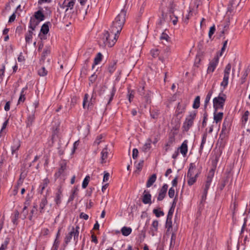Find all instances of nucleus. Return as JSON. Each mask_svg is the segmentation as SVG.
<instances>
[{
  "instance_id": "e433bc0d",
  "label": "nucleus",
  "mask_w": 250,
  "mask_h": 250,
  "mask_svg": "<svg viewBox=\"0 0 250 250\" xmlns=\"http://www.w3.org/2000/svg\"><path fill=\"white\" fill-rule=\"evenodd\" d=\"M207 138V133L206 132L204 133L202 135L201 143L200 146V151H202L204 147V145L206 142Z\"/></svg>"
},
{
  "instance_id": "774afa93",
  "label": "nucleus",
  "mask_w": 250,
  "mask_h": 250,
  "mask_svg": "<svg viewBox=\"0 0 250 250\" xmlns=\"http://www.w3.org/2000/svg\"><path fill=\"white\" fill-rule=\"evenodd\" d=\"M179 151L177 149L176 151H175L173 154L172 155V158L175 159L177 158L178 156L179 155Z\"/></svg>"
},
{
  "instance_id": "393cba45",
  "label": "nucleus",
  "mask_w": 250,
  "mask_h": 250,
  "mask_svg": "<svg viewBox=\"0 0 250 250\" xmlns=\"http://www.w3.org/2000/svg\"><path fill=\"white\" fill-rule=\"evenodd\" d=\"M229 74H224L222 82L220 83L221 86L223 87V90L225 89L228 85Z\"/></svg>"
},
{
  "instance_id": "79ce46f5",
  "label": "nucleus",
  "mask_w": 250,
  "mask_h": 250,
  "mask_svg": "<svg viewBox=\"0 0 250 250\" xmlns=\"http://www.w3.org/2000/svg\"><path fill=\"white\" fill-rule=\"evenodd\" d=\"M38 74L41 76H45L47 74V71L46 70L45 67H42L39 69Z\"/></svg>"
},
{
  "instance_id": "4be33fe9",
  "label": "nucleus",
  "mask_w": 250,
  "mask_h": 250,
  "mask_svg": "<svg viewBox=\"0 0 250 250\" xmlns=\"http://www.w3.org/2000/svg\"><path fill=\"white\" fill-rule=\"evenodd\" d=\"M39 22L40 21L34 17H31L29 24V28L31 29V30L34 31Z\"/></svg>"
},
{
  "instance_id": "09e8293b",
  "label": "nucleus",
  "mask_w": 250,
  "mask_h": 250,
  "mask_svg": "<svg viewBox=\"0 0 250 250\" xmlns=\"http://www.w3.org/2000/svg\"><path fill=\"white\" fill-rule=\"evenodd\" d=\"M231 65L230 63H228L225 67L224 70V74H230Z\"/></svg>"
},
{
  "instance_id": "2f4dec72",
  "label": "nucleus",
  "mask_w": 250,
  "mask_h": 250,
  "mask_svg": "<svg viewBox=\"0 0 250 250\" xmlns=\"http://www.w3.org/2000/svg\"><path fill=\"white\" fill-rule=\"evenodd\" d=\"M196 167L194 163H191L189 165V169L187 173V177L190 176L194 175V171L196 169Z\"/></svg>"
},
{
  "instance_id": "ea45409f",
  "label": "nucleus",
  "mask_w": 250,
  "mask_h": 250,
  "mask_svg": "<svg viewBox=\"0 0 250 250\" xmlns=\"http://www.w3.org/2000/svg\"><path fill=\"white\" fill-rule=\"evenodd\" d=\"M89 180H90V176L88 175L86 176V177L84 178V179H83V181L82 186L83 188L84 189L87 187V186L88 184V183L89 182Z\"/></svg>"
},
{
  "instance_id": "58836bf2",
  "label": "nucleus",
  "mask_w": 250,
  "mask_h": 250,
  "mask_svg": "<svg viewBox=\"0 0 250 250\" xmlns=\"http://www.w3.org/2000/svg\"><path fill=\"white\" fill-rule=\"evenodd\" d=\"M200 96H198L196 97V98L194 99V103H193V104L192 105V107L193 108L197 109L199 107L200 104Z\"/></svg>"
},
{
  "instance_id": "9d476101",
  "label": "nucleus",
  "mask_w": 250,
  "mask_h": 250,
  "mask_svg": "<svg viewBox=\"0 0 250 250\" xmlns=\"http://www.w3.org/2000/svg\"><path fill=\"white\" fill-rule=\"evenodd\" d=\"M50 24L49 22H46L42 24L40 30L39 37L41 40L46 39V35L49 31V25Z\"/></svg>"
},
{
  "instance_id": "9b49d317",
  "label": "nucleus",
  "mask_w": 250,
  "mask_h": 250,
  "mask_svg": "<svg viewBox=\"0 0 250 250\" xmlns=\"http://www.w3.org/2000/svg\"><path fill=\"white\" fill-rule=\"evenodd\" d=\"M62 187L59 186L57 188V191L55 193L54 201L57 206H59L62 202Z\"/></svg>"
},
{
  "instance_id": "0e129e2a",
  "label": "nucleus",
  "mask_w": 250,
  "mask_h": 250,
  "mask_svg": "<svg viewBox=\"0 0 250 250\" xmlns=\"http://www.w3.org/2000/svg\"><path fill=\"white\" fill-rule=\"evenodd\" d=\"M80 217L81 218L85 220H87L88 219V215L83 212H82L80 214Z\"/></svg>"
},
{
  "instance_id": "8fccbe9b",
  "label": "nucleus",
  "mask_w": 250,
  "mask_h": 250,
  "mask_svg": "<svg viewBox=\"0 0 250 250\" xmlns=\"http://www.w3.org/2000/svg\"><path fill=\"white\" fill-rule=\"evenodd\" d=\"M168 196L170 198H172L174 196L175 189L173 187L169 188L168 192Z\"/></svg>"
},
{
  "instance_id": "864d4df0",
  "label": "nucleus",
  "mask_w": 250,
  "mask_h": 250,
  "mask_svg": "<svg viewBox=\"0 0 250 250\" xmlns=\"http://www.w3.org/2000/svg\"><path fill=\"white\" fill-rule=\"evenodd\" d=\"M170 18L173 25H176L178 22V18L175 16L174 14L170 16Z\"/></svg>"
},
{
  "instance_id": "4c0bfd02",
  "label": "nucleus",
  "mask_w": 250,
  "mask_h": 250,
  "mask_svg": "<svg viewBox=\"0 0 250 250\" xmlns=\"http://www.w3.org/2000/svg\"><path fill=\"white\" fill-rule=\"evenodd\" d=\"M102 55L101 53H98L94 59V64L92 67H94V65L98 64L102 61Z\"/></svg>"
},
{
  "instance_id": "69168bd1",
  "label": "nucleus",
  "mask_w": 250,
  "mask_h": 250,
  "mask_svg": "<svg viewBox=\"0 0 250 250\" xmlns=\"http://www.w3.org/2000/svg\"><path fill=\"white\" fill-rule=\"evenodd\" d=\"M10 102H7L4 106V110L6 111H8L10 110Z\"/></svg>"
},
{
  "instance_id": "a878e982",
  "label": "nucleus",
  "mask_w": 250,
  "mask_h": 250,
  "mask_svg": "<svg viewBox=\"0 0 250 250\" xmlns=\"http://www.w3.org/2000/svg\"><path fill=\"white\" fill-rule=\"evenodd\" d=\"M34 18L41 22L44 20V15L41 10H38L34 13Z\"/></svg>"
},
{
  "instance_id": "6e6d98bb",
  "label": "nucleus",
  "mask_w": 250,
  "mask_h": 250,
  "mask_svg": "<svg viewBox=\"0 0 250 250\" xmlns=\"http://www.w3.org/2000/svg\"><path fill=\"white\" fill-rule=\"evenodd\" d=\"M4 72H5V66L3 65L0 67V78L2 79L3 78V77L4 75Z\"/></svg>"
},
{
  "instance_id": "13d9d810",
  "label": "nucleus",
  "mask_w": 250,
  "mask_h": 250,
  "mask_svg": "<svg viewBox=\"0 0 250 250\" xmlns=\"http://www.w3.org/2000/svg\"><path fill=\"white\" fill-rule=\"evenodd\" d=\"M8 241H5L1 245L0 250H6L7 248Z\"/></svg>"
},
{
  "instance_id": "3c124183",
  "label": "nucleus",
  "mask_w": 250,
  "mask_h": 250,
  "mask_svg": "<svg viewBox=\"0 0 250 250\" xmlns=\"http://www.w3.org/2000/svg\"><path fill=\"white\" fill-rule=\"evenodd\" d=\"M249 114L250 112L249 111H246L245 112L244 115L242 116L243 121H244L245 123L247 122Z\"/></svg>"
},
{
  "instance_id": "6ab92c4d",
  "label": "nucleus",
  "mask_w": 250,
  "mask_h": 250,
  "mask_svg": "<svg viewBox=\"0 0 250 250\" xmlns=\"http://www.w3.org/2000/svg\"><path fill=\"white\" fill-rule=\"evenodd\" d=\"M101 163H105L107 161L108 155L109 154V150L107 146L104 147L101 152Z\"/></svg>"
},
{
  "instance_id": "a19ab883",
  "label": "nucleus",
  "mask_w": 250,
  "mask_h": 250,
  "mask_svg": "<svg viewBox=\"0 0 250 250\" xmlns=\"http://www.w3.org/2000/svg\"><path fill=\"white\" fill-rule=\"evenodd\" d=\"M34 119L35 117L33 115L28 117L26 121V126L27 127H30L32 125V124L34 121Z\"/></svg>"
},
{
  "instance_id": "49530a36",
  "label": "nucleus",
  "mask_w": 250,
  "mask_h": 250,
  "mask_svg": "<svg viewBox=\"0 0 250 250\" xmlns=\"http://www.w3.org/2000/svg\"><path fill=\"white\" fill-rule=\"evenodd\" d=\"M215 30H216L215 26L214 24H213L212 26H211L210 27V29H209V32H208V37L210 39L211 38V37L215 33Z\"/></svg>"
},
{
  "instance_id": "6e6552de",
  "label": "nucleus",
  "mask_w": 250,
  "mask_h": 250,
  "mask_svg": "<svg viewBox=\"0 0 250 250\" xmlns=\"http://www.w3.org/2000/svg\"><path fill=\"white\" fill-rule=\"evenodd\" d=\"M160 52L161 54L159 56V60L163 62L171 54V47L169 45L166 46L162 50H160Z\"/></svg>"
},
{
  "instance_id": "1a4fd4ad",
  "label": "nucleus",
  "mask_w": 250,
  "mask_h": 250,
  "mask_svg": "<svg viewBox=\"0 0 250 250\" xmlns=\"http://www.w3.org/2000/svg\"><path fill=\"white\" fill-rule=\"evenodd\" d=\"M219 63V56L216 55L209 62L207 69V73H210L214 72Z\"/></svg>"
},
{
  "instance_id": "a18cd8bd",
  "label": "nucleus",
  "mask_w": 250,
  "mask_h": 250,
  "mask_svg": "<svg viewBox=\"0 0 250 250\" xmlns=\"http://www.w3.org/2000/svg\"><path fill=\"white\" fill-rule=\"evenodd\" d=\"M145 83L144 82H142L140 83L139 88L138 89V91L141 95H144V90H145Z\"/></svg>"
},
{
  "instance_id": "f704fd0d",
  "label": "nucleus",
  "mask_w": 250,
  "mask_h": 250,
  "mask_svg": "<svg viewBox=\"0 0 250 250\" xmlns=\"http://www.w3.org/2000/svg\"><path fill=\"white\" fill-rule=\"evenodd\" d=\"M66 169V166L65 165H62L60 168L59 169L58 171L55 173V177L56 178H58L61 176L64 172V170Z\"/></svg>"
},
{
  "instance_id": "cd10ccee",
  "label": "nucleus",
  "mask_w": 250,
  "mask_h": 250,
  "mask_svg": "<svg viewBox=\"0 0 250 250\" xmlns=\"http://www.w3.org/2000/svg\"><path fill=\"white\" fill-rule=\"evenodd\" d=\"M157 176L155 174H152L148 179L146 186L147 188L150 187L156 180Z\"/></svg>"
},
{
  "instance_id": "c03bdc74",
  "label": "nucleus",
  "mask_w": 250,
  "mask_h": 250,
  "mask_svg": "<svg viewBox=\"0 0 250 250\" xmlns=\"http://www.w3.org/2000/svg\"><path fill=\"white\" fill-rule=\"evenodd\" d=\"M153 212L154 214H155L157 217H159L164 215V213L163 212V211L159 210L158 209H154L153 210Z\"/></svg>"
},
{
  "instance_id": "f3484780",
  "label": "nucleus",
  "mask_w": 250,
  "mask_h": 250,
  "mask_svg": "<svg viewBox=\"0 0 250 250\" xmlns=\"http://www.w3.org/2000/svg\"><path fill=\"white\" fill-rule=\"evenodd\" d=\"M185 109L186 105L179 103L175 111V115L177 116L182 117L183 114L185 111Z\"/></svg>"
},
{
  "instance_id": "e2e57ef3",
  "label": "nucleus",
  "mask_w": 250,
  "mask_h": 250,
  "mask_svg": "<svg viewBox=\"0 0 250 250\" xmlns=\"http://www.w3.org/2000/svg\"><path fill=\"white\" fill-rule=\"evenodd\" d=\"M25 60L24 57L22 55V53H21L18 57L19 62H23Z\"/></svg>"
},
{
  "instance_id": "ddd939ff",
  "label": "nucleus",
  "mask_w": 250,
  "mask_h": 250,
  "mask_svg": "<svg viewBox=\"0 0 250 250\" xmlns=\"http://www.w3.org/2000/svg\"><path fill=\"white\" fill-rule=\"evenodd\" d=\"M168 187V186L167 184L163 185V187L159 192L158 196L157 197L158 201H162L164 199L167 193Z\"/></svg>"
},
{
  "instance_id": "5701e85b",
  "label": "nucleus",
  "mask_w": 250,
  "mask_h": 250,
  "mask_svg": "<svg viewBox=\"0 0 250 250\" xmlns=\"http://www.w3.org/2000/svg\"><path fill=\"white\" fill-rule=\"evenodd\" d=\"M223 115L224 114L223 112H217V111L214 110L213 113L214 122L216 124L220 122L223 119Z\"/></svg>"
},
{
  "instance_id": "7c9ffc66",
  "label": "nucleus",
  "mask_w": 250,
  "mask_h": 250,
  "mask_svg": "<svg viewBox=\"0 0 250 250\" xmlns=\"http://www.w3.org/2000/svg\"><path fill=\"white\" fill-rule=\"evenodd\" d=\"M198 176V173H196L195 175L187 177L188 178V184L190 186L193 185L196 182Z\"/></svg>"
},
{
  "instance_id": "dca6fc26",
  "label": "nucleus",
  "mask_w": 250,
  "mask_h": 250,
  "mask_svg": "<svg viewBox=\"0 0 250 250\" xmlns=\"http://www.w3.org/2000/svg\"><path fill=\"white\" fill-rule=\"evenodd\" d=\"M152 143L151 138H149L146 139L145 143L141 147V150L144 152L148 151L151 147V144Z\"/></svg>"
},
{
  "instance_id": "603ef678",
  "label": "nucleus",
  "mask_w": 250,
  "mask_h": 250,
  "mask_svg": "<svg viewBox=\"0 0 250 250\" xmlns=\"http://www.w3.org/2000/svg\"><path fill=\"white\" fill-rule=\"evenodd\" d=\"M171 215H169V212L168 213V214L167 217V225L168 226L169 228L171 227V224L172 222L171 221Z\"/></svg>"
},
{
  "instance_id": "c756f323",
  "label": "nucleus",
  "mask_w": 250,
  "mask_h": 250,
  "mask_svg": "<svg viewBox=\"0 0 250 250\" xmlns=\"http://www.w3.org/2000/svg\"><path fill=\"white\" fill-rule=\"evenodd\" d=\"M116 62H113L110 63L107 67V70L111 75L116 69Z\"/></svg>"
},
{
  "instance_id": "37998d69",
  "label": "nucleus",
  "mask_w": 250,
  "mask_h": 250,
  "mask_svg": "<svg viewBox=\"0 0 250 250\" xmlns=\"http://www.w3.org/2000/svg\"><path fill=\"white\" fill-rule=\"evenodd\" d=\"M115 92H116V90L113 87L112 88L111 91L110 92V95H109L108 96L109 99H108V101L107 102V104H109L112 101V100L113 99V97L114 96V95L115 94Z\"/></svg>"
},
{
  "instance_id": "c85d7f7f",
  "label": "nucleus",
  "mask_w": 250,
  "mask_h": 250,
  "mask_svg": "<svg viewBox=\"0 0 250 250\" xmlns=\"http://www.w3.org/2000/svg\"><path fill=\"white\" fill-rule=\"evenodd\" d=\"M213 93V89H211V90H210L207 96H206V97L205 98V102H204V107L205 108H206L208 104H209V101H210V100L211 99V97L212 95V94Z\"/></svg>"
},
{
  "instance_id": "a211bd4d",
  "label": "nucleus",
  "mask_w": 250,
  "mask_h": 250,
  "mask_svg": "<svg viewBox=\"0 0 250 250\" xmlns=\"http://www.w3.org/2000/svg\"><path fill=\"white\" fill-rule=\"evenodd\" d=\"M50 183V180L48 178L44 179L41 183L39 186L40 193L42 194L44 189L47 187Z\"/></svg>"
},
{
  "instance_id": "bb28decb",
  "label": "nucleus",
  "mask_w": 250,
  "mask_h": 250,
  "mask_svg": "<svg viewBox=\"0 0 250 250\" xmlns=\"http://www.w3.org/2000/svg\"><path fill=\"white\" fill-rule=\"evenodd\" d=\"M33 35V31L29 30L25 34V40L26 43L30 44L31 42Z\"/></svg>"
},
{
  "instance_id": "052dcab7",
  "label": "nucleus",
  "mask_w": 250,
  "mask_h": 250,
  "mask_svg": "<svg viewBox=\"0 0 250 250\" xmlns=\"http://www.w3.org/2000/svg\"><path fill=\"white\" fill-rule=\"evenodd\" d=\"M109 173L108 172H104V177H103V182L107 181L109 178Z\"/></svg>"
},
{
  "instance_id": "423d86ee",
  "label": "nucleus",
  "mask_w": 250,
  "mask_h": 250,
  "mask_svg": "<svg viewBox=\"0 0 250 250\" xmlns=\"http://www.w3.org/2000/svg\"><path fill=\"white\" fill-rule=\"evenodd\" d=\"M76 0H60L58 5L61 9H63L65 12L73 9Z\"/></svg>"
},
{
  "instance_id": "473e14b6",
  "label": "nucleus",
  "mask_w": 250,
  "mask_h": 250,
  "mask_svg": "<svg viewBox=\"0 0 250 250\" xmlns=\"http://www.w3.org/2000/svg\"><path fill=\"white\" fill-rule=\"evenodd\" d=\"M121 232L124 236H127L132 232V229L130 227H123L121 229Z\"/></svg>"
},
{
  "instance_id": "2eb2a0df",
  "label": "nucleus",
  "mask_w": 250,
  "mask_h": 250,
  "mask_svg": "<svg viewBox=\"0 0 250 250\" xmlns=\"http://www.w3.org/2000/svg\"><path fill=\"white\" fill-rule=\"evenodd\" d=\"M151 195L149 192L145 190L143 193L142 202L145 204H150L151 203Z\"/></svg>"
},
{
  "instance_id": "7ed1b4c3",
  "label": "nucleus",
  "mask_w": 250,
  "mask_h": 250,
  "mask_svg": "<svg viewBox=\"0 0 250 250\" xmlns=\"http://www.w3.org/2000/svg\"><path fill=\"white\" fill-rule=\"evenodd\" d=\"M223 90L218 95L213 99V106L214 110L223 109L227 100V95L223 92Z\"/></svg>"
},
{
  "instance_id": "aec40b11",
  "label": "nucleus",
  "mask_w": 250,
  "mask_h": 250,
  "mask_svg": "<svg viewBox=\"0 0 250 250\" xmlns=\"http://www.w3.org/2000/svg\"><path fill=\"white\" fill-rule=\"evenodd\" d=\"M28 87L26 85L25 87L22 88L21 93L20 97L18 100V104H20L21 103H23L25 100V95L26 93V91L27 90Z\"/></svg>"
},
{
  "instance_id": "680f3d73",
  "label": "nucleus",
  "mask_w": 250,
  "mask_h": 250,
  "mask_svg": "<svg viewBox=\"0 0 250 250\" xmlns=\"http://www.w3.org/2000/svg\"><path fill=\"white\" fill-rule=\"evenodd\" d=\"M49 233V230L47 228H43L42 230V234L44 236L48 235Z\"/></svg>"
},
{
  "instance_id": "c9c22d12",
  "label": "nucleus",
  "mask_w": 250,
  "mask_h": 250,
  "mask_svg": "<svg viewBox=\"0 0 250 250\" xmlns=\"http://www.w3.org/2000/svg\"><path fill=\"white\" fill-rule=\"evenodd\" d=\"M150 54L153 58L158 57L159 58V56L161 54L160 50L157 48H154L150 50Z\"/></svg>"
},
{
  "instance_id": "338daca9",
  "label": "nucleus",
  "mask_w": 250,
  "mask_h": 250,
  "mask_svg": "<svg viewBox=\"0 0 250 250\" xmlns=\"http://www.w3.org/2000/svg\"><path fill=\"white\" fill-rule=\"evenodd\" d=\"M16 19V15L15 14V13H13L10 17H9V22H12L13 21H15Z\"/></svg>"
},
{
  "instance_id": "f257e3e1",
  "label": "nucleus",
  "mask_w": 250,
  "mask_h": 250,
  "mask_svg": "<svg viewBox=\"0 0 250 250\" xmlns=\"http://www.w3.org/2000/svg\"><path fill=\"white\" fill-rule=\"evenodd\" d=\"M126 13V12L125 9H122L113 21L110 29L119 34L125 21Z\"/></svg>"
},
{
  "instance_id": "39448f33",
  "label": "nucleus",
  "mask_w": 250,
  "mask_h": 250,
  "mask_svg": "<svg viewBox=\"0 0 250 250\" xmlns=\"http://www.w3.org/2000/svg\"><path fill=\"white\" fill-rule=\"evenodd\" d=\"M80 228L77 226L75 228L73 227L70 231L65 236L64 238V243L66 245L70 242L72 238L73 237L74 241L77 243L78 241V237L79 235Z\"/></svg>"
},
{
  "instance_id": "20e7f679",
  "label": "nucleus",
  "mask_w": 250,
  "mask_h": 250,
  "mask_svg": "<svg viewBox=\"0 0 250 250\" xmlns=\"http://www.w3.org/2000/svg\"><path fill=\"white\" fill-rule=\"evenodd\" d=\"M196 111H192L189 112L187 116L185 121L182 125L183 130L185 132H188L189 129L193 125L194 121L196 117Z\"/></svg>"
},
{
  "instance_id": "4468645a",
  "label": "nucleus",
  "mask_w": 250,
  "mask_h": 250,
  "mask_svg": "<svg viewBox=\"0 0 250 250\" xmlns=\"http://www.w3.org/2000/svg\"><path fill=\"white\" fill-rule=\"evenodd\" d=\"M159 226V222L157 220H153L151 225L149 233L152 236L156 235V232L158 231Z\"/></svg>"
},
{
  "instance_id": "5fc2aeb1",
  "label": "nucleus",
  "mask_w": 250,
  "mask_h": 250,
  "mask_svg": "<svg viewBox=\"0 0 250 250\" xmlns=\"http://www.w3.org/2000/svg\"><path fill=\"white\" fill-rule=\"evenodd\" d=\"M89 96L87 94H85L83 101V107L85 108L86 107V103L88 102V99Z\"/></svg>"
},
{
  "instance_id": "f03ea898",
  "label": "nucleus",
  "mask_w": 250,
  "mask_h": 250,
  "mask_svg": "<svg viewBox=\"0 0 250 250\" xmlns=\"http://www.w3.org/2000/svg\"><path fill=\"white\" fill-rule=\"evenodd\" d=\"M119 37V34L113 32L111 29L106 31L101 38V41L106 46L112 47L116 42Z\"/></svg>"
},
{
  "instance_id": "b1692460",
  "label": "nucleus",
  "mask_w": 250,
  "mask_h": 250,
  "mask_svg": "<svg viewBox=\"0 0 250 250\" xmlns=\"http://www.w3.org/2000/svg\"><path fill=\"white\" fill-rule=\"evenodd\" d=\"M47 200L46 197H44L41 199L39 208L41 213L42 214L44 212V208L47 204Z\"/></svg>"
},
{
  "instance_id": "72a5a7b5",
  "label": "nucleus",
  "mask_w": 250,
  "mask_h": 250,
  "mask_svg": "<svg viewBox=\"0 0 250 250\" xmlns=\"http://www.w3.org/2000/svg\"><path fill=\"white\" fill-rule=\"evenodd\" d=\"M170 37L165 32H163L160 37V40L162 43L164 44V41H165L167 42H170Z\"/></svg>"
},
{
  "instance_id": "f8f14e48",
  "label": "nucleus",
  "mask_w": 250,
  "mask_h": 250,
  "mask_svg": "<svg viewBox=\"0 0 250 250\" xmlns=\"http://www.w3.org/2000/svg\"><path fill=\"white\" fill-rule=\"evenodd\" d=\"M188 141L187 140H185L183 141L181 146L178 148V150L182 154L183 157H186L187 156L188 151Z\"/></svg>"
},
{
  "instance_id": "4d7b16f0",
  "label": "nucleus",
  "mask_w": 250,
  "mask_h": 250,
  "mask_svg": "<svg viewBox=\"0 0 250 250\" xmlns=\"http://www.w3.org/2000/svg\"><path fill=\"white\" fill-rule=\"evenodd\" d=\"M103 137L101 135L98 136L94 142V144L98 145L102 142Z\"/></svg>"
},
{
  "instance_id": "bf43d9fd",
  "label": "nucleus",
  "mask_w": 250,
  "mask_h": 250,
  "mask_svg": "<svg viewBox=\"0 0 250 250\" xmlns=\"http://www.w3.org/2000/svg\"><path fill=\"white\" fill-rule=\"evenodd\" d=\"M138 154V150L137 148H134L132 150V157L134 159L137 158Z\"/></svg>"
},
{
  "instance_id": "de8ad7c7",
  "label": "nucleus",
  "mask_w": 250,
  "mask_h": 250,
  "mask_svg": "<svg viewBox=\"0 0 250 250\" xmlns=\"http://www.w3.org/2000/svg\"><path fill=\"white\" fill-rule=\"evenodd\" d=\"M50 53V49L49 47H46L42 52V58H45Z\"/></svg>"
},
{
  "instance_id": "412c9836",
  "label": "nucleus",
  "mask_w": 250,
  "mask_h": 250,
  "mask_svg": "<svg viewBox=\"0 0 250 250\" xmlns=\"http://www.w3.org/2000/svg\"><path fill=\"white\" fill-rule=\"evenodd\" d=\"M229 123L225 120L222 125V128L221 133L220 134V137H225L227 134L228 133V126Z\"/></svg>"
},
{
  "instance_id": "0eeeda50",
  "label": "nucleus",
  "mask_w": 250,
  "mask_h": 250,
  "mask_svg": "<svg viewBox=\"0 0 250 250\" xmlns=\"http://www.w3.org/2000/svg\"><path fill=\"white\" fill-rule=\"evenodd\" d=\"M214 170L212 169L210 170L208 173L205 184L203 186V190H205V192H206V191H208L212 182V179L214 177Z\"/></svg>"
}]
</instances>
